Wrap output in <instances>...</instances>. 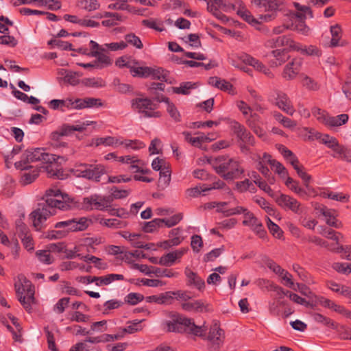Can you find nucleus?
<instances>
[{"instance_id":"f257e3e1","label":"nucleus","mask_w":351,"mask_h":351,"mask_svg":"<svg viewBox=\"0 0 351 351\" xmlns=\"http://www.w3.org/2000/svg\"><path fill=\"white\" fill-rule=\"evenodd\" d=\"M43 199L45 204L39 205L29 215L32 225L36 230H40L46 226L47 219L54 215L52 209L69 210L78 207L77 202L74 198L62 193L56 187L47 189Z\"/></svg>"},{"instance_id":"f03ea898","label":"nucleus","mask_w":351,"mask_h":351,"mask_svg":"<svg viewBox=\"0 0 351 351\" xmlns=\"http://www.w3.org/2000/svg\"><path fill=\"white\" fill-rule=\"evenodd\" d=\"M166 316L160 323L161 329L166 332L186 333L202 337L208 330L206 322L197 326L192 318L175 311L167 312Z\"/></svg>"},{"instance_id":"7ed1b4c3","label":"nucleus","mask_w":351,"mask_h":351,"mask_svg":"<svg viewBox=\"0 0 351 351\" xmlns=\"http://www.w3.org/2000/svg\"><path fill=\"white\" fill-rule=\"evenodd\" d=\"M207 162L216 173L226 180L237 179L244 173L240 162L234 158L224 156L210 157Z\"/></svg>"},{"instance_id":"20e7f679","label":"nucleus","mask_w":351,"mask_h":351,"mask_svg":"<svg viewBox=\"0 0 351 351\" xmlns=\"http://www.w3.org/2000/svg\"><path fill=\"white\" fill-rule=\"evenodd\" d=\"M271 54L269 57H272L273 59H270V63L271 66H278L285 62L289 58V52L291 51H300L303 55L311 56H319L321 51L317 47L316 45H289L285 47V45H275V48L273 45H271Z\"/></svg>"},{"instance_id":"39448f33","label":"nucleus","mask_w":351,"mask_h":351,"mask_svg":"<svg viewBox=\"0 0 351 351\" xmlns=\"http://www.w3.org/2000/svg\"><path fill=\"white\" fill-rule=\"evenodd\" d=\"M293 5L296 11H291L287 14L289 21L286 23V27L297 31L302 34H306L309 31V28L306 26L305 20L307 14L311 18L313 17L312 11L309 6L302 5L298 2H293Z\"/></svg>"},{"instance_id":"423d86ee","label":"nucleus","mask_w":351,"mask_h":351,"mask_svg":"<svg viewBox=\"0 0 351 351\" xmlns=\"http://www.w3.org/2000/svg\"><path fill=\"white\" fill-rule=\"evenodd\" d=\"M14 288L21 304L27 311H30L35 293L32 282L23 274H19L14 279Z\"/></svg>"},{"instance_id":"0eeeda50","label":"nucleus","mask_w":351,"mask_h":351,"mask_svg":"<svg viewBox=\"0 0 351 351\" xmlns=\"http://www.w3.org/2000/svg\"><path fill=\"white\" fill-rule=\"evenodd\" d=\"M88 226V220L85 217L59 221L55 224L54 227L62 230L50 231L48 232L47 237L51 239H61L66 237L69 232L83 231Z\"/></svg>"},{"instance_id":"6e6552de","label":"nucleus","mask_w":351,"mask_h":351,"mask_svg":"<svg viewBox=\"0 0 351 351\" xmlns=\"http://www.w3.org/2000/svg\"><path fill=\"white\" fill-rule=\"evenodd\" d=\"M71 172L75 177L99 182L101 176L106 173V170L102 164L79 163L75 165Z\"/></svg>"},{"instance_id":"1a4fd4ad","label":"nucleus","mask_w":351,"mask_h":351,"mask_svg":"<svg viewBox=\"0 0 351 351\" xmlns=\"http://www.w3.org/2000/svg\"><path fill=\"white\" fill-rule=\"evenodd\" d=\"M62 50L73 51L72 56H76L77 54L86 55L91 57H95L99 62L104 64L111 63L110 58L104 53V50L99 47V45H90L89 48L80 47L79 45H60Z\"/></svg>"},{"instance_id":"9d476101","label":"nucleus","mask_w":351,"mask_h":351,"mask_svg":"<svg viewBox=\"0 0 351 351\" xmlns=\"http://www.w3.org/2000/svg\"><path fill=\"white\" fill-rule=\"evenodd\" d=\"M230 128L237 138V142L241 152L245 154H248L250 152L249 146H254L255 144L253 135L243 125L238 121H232Z\"/></svg>"},{"instance_id":"9b49d317","label":"nucleus","mask_w":351,"mask_h":351,"mask_svg":"<svg viewBox=\"0 0 351 351\" xmlns=\"http://www.w3.org/2000/svg\"><path fill=\"white\" fill-rule=\"evenodd\" d=\"M132 109L145 118H158L161 113L158 104L149 98H134L131 101Z\"/></svg>"},{"instance_id":"f8f14e48","label":"nucleus","mask_w":351,"mask_h":351,"mask_svg":"<svg viewBox=\"0 0 351 351\" xmlns=\"http://www.w3.org/2000/svg\"><path fill=\"white\" fill-rule=\"evenodd\" d=\"M134 77H152L154 80L165 81L171 84L172 81L169 79V72L158 66H137L132 67L130 70Z\"/></svg>"},{"instance_id":"ddd939ff","label":"nucleus","mask_w":351,"mask_h":351,"mask_svg":"<svg viewBox=\"0 0 351 351\" xmlns=\"http://www.w3.org/2000/svg\"><path fill=\"white\" fill-rule=\"evenodd\" d=\"M238 15H239L245 21L255 27L256 29L261 30L262 27L263 22H269L274 20L276 17V13L267 12V14H259L258 18L256 19L251 14V12L246 9H240L237 11Z\"/></svg>"},{"instance_id":"4468645a","label":"nucleus","mask_w":351,"mask_h":351,"mask_svg":"<svg viewBox=\"0 0 351 351\" xmlns=\"http://www.w3.org/2000/svg\"><path fill=\"white\" fill-rule=\"evenodd\" d=\"M83 207L87 210L96 209L99 210H105L110 207L112 197L108 196H101L97 194L92 195L83 199Z\"/></svg>"},{"instance_id":"2eb2a0df","label":"nucleus","mask_w":351,"mask_h":351,"mask_svg":"<svg viewBox=\"0 0 351 351\" xmlns=\"http://www.w3.org/2000/svg\"><path fill=\"white\" fill-rule=\"evenodd\" d=\"M243 225L249 227L260 238H264L267 232L264 229L262 222L247 208L244 207Z\"/></svg>"},{"instance_id":"dca6fc26","label":"nucleus","mask_w":351,"mask_h":351,"mask_svg":"<svg viewBox=\"0 0 351 351\" xmlns=\"http://www.w3.org/2000/svg\"><path fill=\"white\" fill-rule=\"evenodd\" d=\"M43 154V148L27 149L23 154L21 160L14 163V166L19 170H27L29 169L28 163L40 161Z\"/></svg>"},{"instance_id":"f3484780","label":"nucleus","mask_w":351,"mask_h":351,"mask_svg":"<svg viewBox=\"0 0 351 351\" xmlns=\"http://www.w3.org/2000/svg\"><path fill=\"white\" fill-rule=\"evenodd\" d=\"M277 204L285 210H290L295 214L303 212L302 204L295 198L285 194H280L275 197Z\"/></svg>"},{"instance_id":"a211bd4d","label":"nucleus","mask_w":351,"mask_h":351,"mask_svg":"<svg viewBox=\"0 0 351 351\" xmlns=\"http://www.w3.org/2000/svg\"><path fill=\"white\" fill-rule=\"evenodd\" d=\"M206 331L205 332V333ZM202 338L207 339L210 345L214 350H218L223 343L225 339V332L223 329L220 328L218 323L215 322L209 328L208 335L206 334Z\"/></svg>"},{"instance_id":"6ab92c4d","label":"nucleus","mask_w":351,"mask_h":351,"mask_svg":"<svg viewBox=\"0 0 351 351\" xmlns=\"http://www.w3.org/2000/svg\"><path fill=\"white\" fill-rule=\"evenodd\" d=\"M284 0H252V6L258 13L260 12H274L280 9L283 5Z\"/></svg>"},{"instance_id":"aec40b11","label":"nucleus","mask_w":351,"mask_h":351,"mask_svg":"<svg viewBox=\"0 0 351 351\" xmlns=\"http://www.w3.org/2000/svg\"><path fill=\"white\" fill-rule=\"evenodd\" d=\"M238 58L243 62L253 66L256 71L263 73L267 77L270 79L274 77L273 72L265 64L251 56L247 53H242L238 56Z\"/></svg>"},{"instance_id":"412c9836","label":"nucleus","mask_w":351,"mask_h":351,"mask_svg":"<svg viewBox=\"0 0 351 351\" xmlns=\"http://www.w3.org/2000/svg\"><path fill=\"white\" fill-rule=\"evenodd\" d=\"M274 94L276 105L280 110L292 116L295 110L287 94L279 90L275 91Z\"/></svg>"},{"instance_id":"4be33fe9","label":"nucleus","mask_w":351,"mask_h":351,"mask_svg":"<svg viewBox=\"0 0 351 351\" xmlns=\"http://www.w3.org/2000/svg\"><path fill=\"white\" fill-rule=\"evenodd\" d=\"M188 248L182 247L162 256L158 264L163 266L173 265L176 262H180V258L187 252Z\"/></svg>"},{"instance_id":"5701e85b","label":"nucleus","mask_w":351,"mask_h":351,"mask_svg":"<svg viewBox=\"0 0 351 351\" xmlns=\"http://www.w3.org/2000/svg\"><path fill=\"white\" fill-rule=\"evenodd\" d=\"M182 233L183 230L180 227L172 229L169 232L170 239L162 242L161 247L165 249H167L173 246L178 245L184 239V237L182 235Z\"/></svg>"},{"instance_id":"b1692460","label":"nucleus","mask_w":351,"mask_h":351,"mask_svg":"<svg viewBox=\"0 0 351 351\" xmlns=\"http://www.w3.org/2000/svg\"><path fill=\"white\" fill-rule=\"evenodd\" d=\"M92 243L93 238H85L82 240L81 243L76 245L73 249H66L64 251V255L66 258L70 259L75 257H79L80 258L84 252V246L91 245Z\"/></svg>"},{"instance_id":"393cba45","label":"nucleus","mask_w":351,"mask_h":351,"mask_svg":"<svg viewBox=\"0 0 351 351\" xmlns=\"http://www.w3.org/2000/svg\"><path fill=\"white\" fill-rule=\"evenodd\" d=\"M181 306L183 310L189 312H208L210 311V306L201 300L184 302Z\"/></svg>"},{"instance_id":"a878e982","label":"nucleus","mask_w":351,"mask_h":351,"mask_svg":"<svg viewBox=\"0 0 351 351\" xmlns=\"http://www.w3.org/2000/svg\"><path fill=\"white\" fill-rule=\"evenodd\" d=\"M184 274L187 278L188 284L193 285L196 289L202 291L205 287L204 280L200 278L196 273L191 271L189 267H186Z\"/></svg>"},{"instance_id":"bb28decb","label":"nucleus","mask_w":351,"mask_h":351,"mask_svg":"<svg viewBox=\"0 0 351 351\" xmlns=\"http://www.w3.org/2000/svg\"><path fill=\"white\" fill-rule=\"evenodd\" d=\"M75 99L66 98L65 99H52L49 102V107L53 110L60 109L62 111L75 109Z\"/></svg>"},{"instance_id":"cd10ccee","label":"nucleus","mask_w":351,"mask_h":351,"mask_svg":"<svg viewBox=\"0 0 351 351\" xmlns=\"http://www.w3.org/2000/svg\"><path fill=\"white\" fill-rule=\"evenodd\" d=\"M58 158L56 155L45 152L44 149V154L41 157L40 161L45 163L49 164V166H47V175L49 177H57L59 178L60 172L58 171H54L53 169V163L57 160Z\"/></svg>"},{"instance_id":"c85d7f7f","label":"nucleus","mask_w":351,"mask_h":351,"mask_svg":"<svg viewBox=\"0 0 351 351\" xmlns=\"http://www.w3.org/2000/svg\"><path fill=\"white\" fill-rule=\"evenodd\" d=\"M21 176L20 182L23 185H27L32 183L39 175V169L36 167L29 165L27 170H24Z\"/></svg>"},{"instance_id":"c756f323","label":"nucleus","mask_w":351,"mask_h":351,"mask_svg":"<svg viewBox=\"0 0 351 351\" xmlns=\"http://www.w3.org/2000/svg\"><path fill=\"white\" fill-rule=\"evenodd\" d=\"M217 211L223 213L225 217H230L235 215H240L242 212H243L244 207L237 206L234 208H229L228 203L227 202H220L217 204Z\"/></svg>"},{"instance_id":"7c9ffc66","label":"nucleus","mask_w":351,"mask_h":351,"mask_svg":"<svg viewBox=\"0 0 351 351\" xmlns=\"http://www.w3.org/2000/svg\"><path fill=\"white\" fill-rule=\"evenodd\" d=\"M74 103L75 104V109L98 107L101 106L102 105L100 99L93 97H87L85 99H75Z\"/></svg>"},{"instance_id":"2f4dec72","label":"nucleus","mask_w":351,"mask_h":351,"mask_svg":"<svg viewBox=\"0 0 351 351\" xmlns=\"http://www.w3.org/2000/svg\"><path fill=\"white\" fill-rule=\"evenodd\" d=\"M208 82L210 85L223 91L231 93L233 90V86L231 83L216 76L209 77Z\"/></svg>"},{"instance_id":"473e14b6","label":"nucleus","mask_w":351,"mask_h":351,"mask_svg":"<svg viewBox=\"0 0 351 351\" xmlns=\"http://www.w3.org/2000/svg\"><path fill=\"white\" fill-rule=\"evenodd\" d=\"M145 320V319H143L129 321L126 327L120 328L122 334L123 335V337L125 335V334H133L141 331L143 328L142 322Z\"/></svg>"},{"instance_id":"72a5a7b5","label":"nucleus","mask_w":351,"mask_h":351,"mask_svg":"<svg viewBox=\"0 0 351 351\" xmlns=\"http://www.w3.org/2000/svg\"><path fill=\"white\" fill-rule=\"evenodd\" d=\"M124 276L121 274H110L104 276H95V285L97 286H106L114 281L123 280Z\"/></svg>"},{"instance_id":"f704fd0d","label":"nucleus","mask_w":351,"mask_h":351,"mask_svg":"<svg viewBox=\"0 0 351 351\" xmlns=\"http://www.w3.org/2000/svg\"><path fill=\"white\" fill-rule=\"evenodd\" d=\"M300 66V65L298 62H289L284 69L282 77L288 80L294 79L299 73Z\"/></svg>"},{"instance_id":"c9c22d12","label":"nucleus","mask_w":351,"mask_h":351,"mask_svg":"<svg viewBox=\"0 0 351 351\" xmlns=\"http://www.w3.org/2000/svg\"><path fill=\"white\" fill-rule=\"evenodd\" d=\"M332 150L334 153L332 156L334 158H337L348 162H351V151L347 147L338 143Z\"/></svg>"},{"instance_id":"e433bc0d","label":"nucleus","mask_w":351,"mask_h":351,"mask_svg":"<svg viewBox=\"0 0 351 351\" xmlns=\"http://www.w3.org/2000/svg\"><path fill=\"white\" fill-rule=\"evenodd\" d=\"M157 101L158 102H165L167 104V111L171 116V117L176 121H180V114L179 111L178 110L177 108L175 106V105L170 102L169 98L166 97H162L161 99L159 97L157 98Z\"/></svg>"},{"instance_id":"4c0bfd02","label":"nucleus","mask_w":351,"mask_h":351,"mask_svg":"<svg viewBox=\"0 0 351 351\" xmlns=\"http://www.w3.org/2000/svg\"><path fill=\"white\" fill-rule=\"evenodd\" d=\"M95 144L96 146H112L117 148L120 146V138L114 136L100 137L95 139Z\"/></svg>"},{"instance_id":"58836bf2","label":"nucleus","mask_w":351,"mask_h":351,"mask_svg":"<svg viewBox=\"0 0 351 351\" xmlns=\"http://www.w3.org/2000/svg\"><path fill=\"white\" fill-rule=\"evenodd\" d=\"M323 216L325 217L326 223L328 226L336 228H341L342 223L336 219L337 213L335 210L328 208Z\"/></svg>"},{"instance_id":"ea45409f","label":"nucleus","mask_w":351,"mask_h":351,"mask_svg":"<svg viewBox=\"0 0 351 351\" xmlns=\"http://www.w3.org/2000/svg\"><path fill=\"white\" fill-rule=\"evenodd\" d=\"M208 11L212 13L213 15H215L218 19H221V21H226V16L223 14L219 10L223 9L225 8V4L223 3L222 1H221V3L219 5L215 3L213 1H208Z\"/></svg>"},{"instance_id":"a19ab883","label":"nucleus","mask_w":351,"mask_h":351,"mask_svg":"<svg viewBox=\"0 0 351 351\" xmlns=\"http://www.w3.org/2000/svg\"><path fill=\"white\" fill-rule=\"evenodd\" d=\"M321 196L324 198H328L341 202H348L350 198V196L347 194L333 192L330 191H325L322 192Z\"/></svg>"},{"instance_id":"79ce46f5","label":"nucleus","mask_w":351,"mask_h":351,"mask_svg":"<svg viewBox=\"0 0 351 351\" xmlns=\"http://www.w3.org/2000/svg\"><path fill=\"white\" fill-rule=\"evenodd\" d=\"M120 145H123L127 149L134 151L145 147V144L139 140L122 139L121 138H120Z\"/></svg>"},{"instance_id":"37998d69","label":"nucleus","mask_w":351,"mask_h":351,"mask_svg":"<svg viewBox=\"0 0 351 351\" xmlns=\"http://www.w3.org/2000/svg\"><path fill=\"white\" fill-rule=\"evenodd\" d=\"M104 18L101 23L106 27L117 25L122 20L121 16L116 12H105Z\"/></svg>"},{"instance_id":"c03bdc74","label":"nucleus","mask_w":351,"mask_h":351,"mask_svg":"<svg viewBox=\"0 0 351 351\" xmlns=\"http://www.w3.org/2000/svg\"><path fill=\"white\" fill-rule=\"evenodd\" d=\"M349 117L347 114H341L335 117L328 118L327 125L328 127H339L346 123Z\"/></svg>"},{"instance_id":"a18cd8bd","label":"nucleus","mask_w":351,"mask_h":351,"mask_svg":"<svg viewBox=\"0 0 351 351\" xmlns=\"http://www.w3.org/2000/svg\"><path fill=\"white\" fill-rule=\"evenodd\" d=\"M315 138L319 139L320 141L326 145L328 148L333 149L339 143L336 138L330 136L328 134H322L321 133H315Z\"/></svg>"},{"instance_id":"49530a36","label":"nucleus","mask_w":351,"mask_h":351,"mask_svg":"<svg viewBox=\"0 0 351 351\" xmlns=\"http://www.w3.org/2000/svg\"><path fill=\"white\" fill-rule=\"evenodd\" d=\"M62 75H64V82L72 86H75L80 82L81 75L79 73L71 71H64V73H62Z\"/></svg>"},{"instance_id":"de8ad7c7","label":"nucleus","mask_w":351,"mask_h":351,"mask_svg":"<svg viewBox=\"0 0 351 351\" xmlns=\"http://www.w3.org/2000/svg\"><path fill=\"white\" fill-rule=\"evenodd\" d=\"M196 88L195 83L191 82H183L179 87H172L173 93L176 94L189 95L191 89Z\"/></svg>"},{"instance_id":"09e8293b","label":"nucleus","mask_w":351,"mask_h":351,"mask_svg":"<svg viewBox=\"0 0 351 351\" xmlns=\"http://www.w3.org/2000/svg\"><path fill=\"white\" fill-rule=\"evenodd\" d=\"M312 114L319 123L327 125L330 115L326 111L322 110L319 108L314 107L312 108Z\"/></svg>"},{"instance_id":"8fccbe9b","label":"nucleus","mask_w":351,"mask_h":351,"mask_svg":"<svg viewBox=\"0 0 351 351\" xmlns=\"http://www.w3.org/2000/svg\"><path fill=\"white\" fill-rule=\"evenodd\" d=\"M8 317L10 319L12 324L16 327V331L12 329V328L9 324H8L6 326V327L9 330H10L12 332L13 338L14 339V340L19 341L20 337L21 336V330L22 328L19 324L18 319L16 317H14L13 315H8Z\"/></svg>"},{"instance_id":"3c124183","label":"nucleus","mask_w":351,"mask_h":351,"mask_svg":"<svg viewBox=\"0 0 351 351\" xmlns=\"http://www.w3.org/2000/svg\"><path fill=\"white\" fill-rule=\"evenodd\" d=\"M36 256L40 263L45 265H50L54 261V258L49 250H38L36 252Z\"/></svg>"},{"instance_id":"603ef678","label":"nucleus","mask_w":351,"mask_h":351,"mask_svg":"<svg viewBox=\"0 0 351 351\" xmlns=\"http://www.w3.org/2000/svg\"><path fill=\"white\" fill-rule=\"evenodd\" d=\"M171 182V170L169 166L160 171L159 182L162 187H167Z\"/></svg>"},{"instance_id":"864d4df0","label":"nucleus","mask_w":351,"mask_h":351,"mask_svg":"<svg viewBox=\"0 0 351 351\" xmlns=\"http://www.w3.org/2000/svg\"><path fill=\"white\" fill-rule=\"evenodd\" d=\"M163 227V221L162 219H154L149 222H147L143 226V230L145 232H153L157 230L159 228Z\"/></svg>"},{"instance_id":"5fc2aeb1","label":"nucleus","mask_w":351,"mask_h":351,"mask_svg":"<svg viewBox=\"0 0 351 351\" xmlns=\"http://www.w3.org/2000/svg\"><path fill=\"white\" fill-rule=\"evenodd\" d=\"M153 274L157 277L176 278L178 276L179 273L174 271L172 269H162L155 267L153 271Z\"/></svg>"},{"instance_id":"6e6d98bb","label":"nucleus","mask_w":351,"mask_h":351,"mask_svg":"<svg viewBox=\"0 0 351 351\" xmlns=\"http://www.w3.org/2000/svg\"><path fill=\"white\" fill-rule=\"evenodd\" d=\"M312 317L315 322L320 323L324 326L331 328L335 327V323L330 318L327 317L320 313H315L312 315Z\"/></svg>"},{"instance_id":"4d7b16f0","label":"nucleus","mask_w":351,"mask_h":351,"mask_svg":"<svg viewBox=\"0 0 351 351\" xmlns=\"http://www.w3.org/2000/svg\"><path fill=\"white\" fill-rule=\"evenodd\" d=\"M78 5L82 9L91 12L99 8V3L97 0H80Z\"/></svg>"},{"instance_id":"13d9d810","label":"nucleus","mask_w":351,"mask_h":351,"mask_svg":"<svg viewBox=\"0 0 351 351\" xmlns=\"http://www.w3.org/2000/svg\"><path fill=\"white\" fill-rule=\"evenodd\" d=\"M24 215L20 219H17L15 222L16 232L19 237L21 238L29 234V228L23 222Z\"/></svg>"},{"instance_id":"bf43d9fd","label":"nucleus","mask_w":351,"mask_h":351,"mask_svg":"<svg viewBox=\"0 0 351 351\" xmlns=\"http://www.w3.org/2000/svg\"><path fill=\"white\" fill-rule=\"evenodd\" d=\"M278 275L281 277V278L284 281L283 284L286 287H288L293 290H297L295 287V284L294 283L292 278V275L290 273H289L285 269H282V271H280V273H279Z\"/></svg>"},{"instance_id":"052dcab7","label":"nucleus","mask_w":351,"mask_h":351,"mask_svg":"<svg viewBox=\"0 0 351 351\" xmlns=\"http://www.w3.org/2000/svg\"><path fill=\"white\" fill-rule=\"evenodd\" d=\"M270 166L271 169L278 173L281 178L285 179L288 176L287 169L280 162L274 160L270 164Z\"/></svg>"},{"instance_id":"680f3d73","label":"nucleus","mask_w":351,"mask_h":351,"mask_svg":"<svg viewBox=\"0 0 351 351\" xmlns=\"http://www.w3.org/2000/svg\"><path fill=\"white\" fill-rule=\"evenodd\" d=\"M326 286L328 289L331 290L332 291L343 296V291L346 289V286L343 285L339 283H337L336 282L333 280H327L326 282Z\"/></svg>"},{"instance_id":"e2e57ef3","label":"nucleus","mask_w":351,"mask_h":351,"mask_svg":"<svg viewBox=\"0 0 351 351\" xmlns=\"http://www.w3.org/2000/svg\"><path fill=\"white\" fill-rule=\"evenodd\" d=\"M267 226L271 234L277 239H280L283 232L280 228L274 223L269 217L267 218Z\"/></svg>"},{"instance_id":"0e129e2a","label":"nucleus","mask_w":351,"mask_h":351,"mask_svg":"<svg viewBox=\"0 0 351 351\" xmlns=\"http://www.w3.org/2000/svg\"><path fill=\"white\" fill-rule=\"evenodd\" d=\"M142 23L145 26L157 32H162L165 29L164 26L160 21L153 19L143 20Z\"/></svg>"},{"instance_id":"69168bd1","label":"nucleus","mask_w":351,"mask_h":351,"mask_svg":"<svg viewBox=\"0 0 351 351\" xmlns=\"http://www.w3.org/2000/svg\"><path fill=\"white\" fill-rule=\"evenodd\" d=\"M331 42L330 44H338L341 40L342 31L340 26L337 24L330 27Z\"/></svg>"},{"instance_id":"338daca9","label":"nucleus","mask_w":351,"mask_h":351,"mask_svg":"<svg viewBox=\"0 0 351 351\" xmlns=\"http://www.w3.org/2000/svg\"><path fill=\"white\" fill-rule=\"evenodd\" d=\"M256 285L264 291H272L276 290V289H279L278 287L275 286L272 282L269 280L260 278L256 282Z\"/></svg>"},{"instance_id":"774afa93","label":"nucleus","mask_w":351,"mask_h":351,"mask_svg":"<svg viewBox=\"0 0 351 351\" xmlns=\"http://www.w3.org/2000/svg\"><path fill=\"white\" fill-rule=\"evenodd\" d=\"M285 184L286 186L292 191H293L296 194H301L304 192L303 189H302L298 182L292 179L291 178L287 176L285 178Z\"/></svg>"}]
</instances>
